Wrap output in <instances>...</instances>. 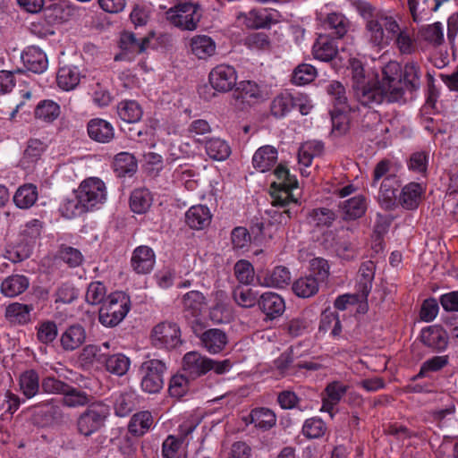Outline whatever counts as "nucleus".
<instances>
[{"mask_svg":"<svg viewBox=\"0 0 458 458\" xmlns=\"http://www.w3.org/2000/svg\"><path fill=\"white\" fill-rule=\"evenodd\" d=\"M233 298L235 302L242 308L253 307L257 301V293L250 288L237 286L233 292Z\"/></svg>","mask_w":458,"mask_h":458,"instance_id":"nucleus-62","label":"nucleus"},{"mask_svg":"<svg viewBox=\"0 0 458 458\" xmlns=\"http://www.w3.org/2000/svg\"><path fill=\"white\" fill-rule=\"evenodd\" d=\"M191 377L186 374H178L171 377L168 391L172 397L181 398L189 390Z\"/></svg>","mask_w":458,"mask_h":458,"instance_id":"nucleus-55","label":"nucleus"},{"mask_svg":"<svg viewBox=\"0 0 458 458\" xmlns=\"http://www.w3.org/2000/svg\"><path fill=\"white\" fill-rule=\"evenodd\" d=\"M420 69L414 62L403 68L395 61H390L381 69L380 78H374L352 89L355 99L364 106L372 107L385 99L396 102L405 91H416L420 86Z\"/></svg>","mask_w":458,"mask_h":458,"instance_id":"nucleus-1","label":"nucleus"},{"mask_svg":"<svg viewBox=\"0 0 458 458\" xmlns=\"http://www.w3.org/2000/svg\"><path fill=\"white\" fill-rule=\"evenodd\" d=\"M59 113L60 107L56 103L51 100H45L36 107L35 117L50 123L58 117Z\"/></svg>","mask_w":458,"mask_h":458,"instance_id":"nucleus-54","label":"nucleus"},{"mask_svg":"<svg viewBox=\"0 0 458 458\" xmlns=\"http://www.w3.org/2000/svg\"><path fill=\"white\" fill-rule=\"evenodd\" d=\"M81 78L78 67L64 66L57 72L56 82L61 89L69 91L79 85Z\"/></svg>","mask_w":458,"mask_h":458,"instance_id":"nucleus-34","label":"nucleus"},{"mask_svg":"<svg viewBox=\"0 0 458 458\" xmlns=\"http://www.w3.org/2000/svg\"><path fill=\"white\" fill-rule=\"evenodd\" d=\"M237 74L233 66L220 64L211 70L208 81L218 92H228L236 85Z\"/></svg>","mask_w":458,"mask_h":458,"instance_id":"nucleus-9","label":"nucleus"},{"mask_svg":"<svg viewBox=\"0 0 458 458\" xmlns=\"http://www.w3.org/2000/svg\"><path fill=\"white\" fill-rule=\"evenodd\" d=\"M114 168L119 176L131 175L137 170V162L133 155L121 152L114 157Z\"/></svg>","mask_w":458,"mask_h":458,"instance_id":"nucleus-46","label":"nucleus"},{"mask_svg":"<svg viewBox=\"0 0 458 458\" xmlns=\"http://www.w3.org/2000/svg\"><path fill=\"white\" fill-rule=\"evenodd\" d=\"M337 40L331 35L319 34L312 47L314 57L323 62L333 61L339 51Z\"/></svg>","mask_w":458,"mask_h":458,"instance_id":"nucleus-12","label":"nucleus"},{"mask_svg":"<svg viewBox=\"0 0 458 458\" xmlns=\"http://www.w3.org/2000/svg\"><path fill=\"white\" fill-rule=\"evenodd\" d=\"M211 359L197 352H187L182 359V369L191 380L210 371Z\"/></svg>","mask_w":458,"mask_h":458,"instance_id":"nucleus-11","label":"nucleus"},{"mask_svg":"<svg viewBox=\"0 0 458 458\" xmlns=\"http://www.w3.org/2000/svg\"><path fill=\"white\" fill-rule=\"evenodd\" d=\"M212 215L208 207L196 205L189 208L185 214V222L192 229L202 230L211 223Z\"/></svg>","mask_w":458,"mask_h":458,"instance_id":"nucleus-21","label":"nucleus"},{"mask_svg":"<svg viewBox=\"0 0 458 458\" xmlns=\"http://www.w3.org/2000/svg\"><path fill=\"white\" fill-rule=\"evenodd\" d=\"M258 304L260 310L270 318L283 314L285 310L284 299L274 293H263L258 301Z\"/></svg>","mask_w":458,"mask_h":458,"instance_id":"nucleus-25","label":"nucleus"},{"mask_svg":"<svg viewBox=\"0 0 458 458\" xmlns=\"http://www.w3.org/2000/svg\"><path fill=\"white\" fill-rule=\"evenodd\" d=\"M89 138L97 142L108 143L114 137L113 125L100 118L91 119L87 126Z\"/></svg>","mask_w":458,"mask_h":458,"instance_id":"nucleus-16","label":"nucleus"},{"mask_svg":"<svg viewBox=\"0 0 458 458\" xmlns=\"http://www.w3.org/2000/svg\"><path fill=\"white\" fill-rule=\"evenodd\" d=\"M40 387L39 375L35 369L25 370L20 375L19 388L27 399L36 396L39 393Z\"/></svg>","mask_w":458,"mask_h":458,"instance_id":"nucleus-27","label":"nucleus"},{"mask_svg":"<svg viewBox=\"0 0 458 458\" xmlns=\"http://www.w3.org/2000/svg\"><path fill=\"white\" fill-rule=\"evenodd\" d=\"M310 217L318 227H330L336 219V214L327 208H318L311 210Z\"/></svg>","mask_w":458,"mask_h":458,"instance_id":"nucleus-59","label":"nucleus"},{"mask_svg":"<svg viewBox=\"0 0 458 458\" xmlns=\"http://www.w3.org/2000/svg\"><path fill=\"white\" fill-rule=\"evenodd\" d=\"M201 345L210 353L222 352L228 343L226 334L218 328H211L200 335Z\"/></svg>","mask_w":458,"mask_h":458,"instance_id":"nucleus-17","label":"nucleus"},{"mask_svg":"<svg viewBox=\"0 0 458 458\" xmlns=\"http://www.w3.org/2000/svg\"><path fill=\"white\" fill-rule=\"evenodd\" d=\"M153 37L154 33L150 32L148 36L137 38L132 32L124 31L120 37V47L131 53L141 54L149 47L150 39Z\"/></svg>","mask_w":458,"mask_h":458,"instance_id":"nucleus-26","label":"nucleus"},{"mask_svg":"<svg viewBox=\"0 0 458 458\" xmlns=\"http://www.w3.org/2000/svg\"><path fill=\"white\" fill-rule=\"evenodd\" d=\"M339 208L343 212L344 220H355L365 214L367 209L366 199L361 195L355 196L341 202Z\"/></svg>","mask_w":458,"mask_h":458,"instance_id":"nucleus-29","label":"nucleus"},{"mask_svg":"<svg viewBox=\"0 0 458 458\" xmlns=\"http://www.w3.org/2000/svg\"><path fill=\"white\" fill-rule=\"evenodd\" d=\"M152 195L146 188L135 189L130 197L131 209L137 214H143L152 204Z\"/></svg>","mask_w":458,"mask_h":458,"instance_id":"nucleus-38","label":"nucleus"},{"mask_svg":"<svg viewBox=\"0 0 458 458\" xmlns=\"http://www.w3.org/2000/svg\"><path fill=\"white\" fill-rule=\"evenodd\" d=\"M191 48L192 54L198 58L206 59L215 53L216 44L212 38L208 36H196L191 40Z\"/></svg>","mask_w":458,"mask_h":458,"instance_id":"nucleus-39","label":"nucleus"},{"mask_svg":"<svg viewBox=\"0 0 458 458\" xmlns=\"http://www.w3.org/2000/svg\"><path fill=\"white\" fill-rule=\"evenodd\" d=\"M134 409V397L131 393L120 394L114 402V411L119 417H124Z\"/></svg>","mask_w":458,"mask_h":458,"instance_id":"nucleus-64","label":"nucleus"},{"mask_svg":"<svg viewBox=\"0 0 458 458\" xmlns=\"http://www.w3.org/2000/svg\"><path fill=\"white\" fill-rule=\"evenodd\" d=\"M29 279L21 275H13L5 278L1 284V292L6 297H15L27 290Z\"/></svg>","mask_w":458,"mask_h":458,"instance_id":"nucleus-33","label":"nucleus"},{"mask_svg":"<svg viewBox=\"0 0 458 458\" xmlns=\"http://www.w3.org/2000/svg\"><path fill=\"white\" fill-rule=\"evenodd\" d=\"M31 310L32 305L13 302L6 307L5 318L13 324H26L30 321Z\"/></svg>","mask_w":458,"mask_h":458,"instance_id":"nucleus-41","label":"nucleus"},{"mask_svg":"<svg viewBox=\"0 0 458 458\" xmlns=\"http://www.w3.org/2000/svg\"><path fill=\"white\" fill-rule=\"evenodd\" d=\"M327 92L331 98L334 109L350 110L345 88L340 81H331L327 86Z\"/></svg>","mask_w":458,"mask_h":458,"instance_id":"nucleus-44","label":"nucleus"},{"mask_svg":"<svg viewBox=\"0 0 458 458\" xmlns=\"http://www.w3.org/2000/svg\"><path fill=\"white\" fill-rule=\"evenodd\" d=\"M47 145L38 139H30L27 143V147L23 152V156L20 161L21 166L25 170H30L36 163L40 159L45 152Z\"/></svg>","mask_w":458,"mask_h":458,"instance_id":"nucleus-23","label":"nucleus"},{"mask_svg":"<svg viewBox=\"0 0 458 458\" xmlns=\"http://www.w3.org/2000/svg\"><path fill=\"white\" fill-rule=\"evenodd\" d=\"M110 415V406L102 401L88 405L76 420L77 432L85 437L100 431L106 425Z\"/></svg>","mask_w":458,"mask_h":458,"instance_id":"nucleus-3","label":"nucleus"},{"mask_svg":"<svg viewBox=\"0 0 458 458\" xmlns=\"http://www.w3.org/2000/svg\"><path fill=\"white\" fill-rule=\"evenodd\" d=\"M153 418L149 411H140L134 414L128 425L131 434L136 437L143 436L151 427Z\"/></svg>","mask_w":458,"mask_h":458,"instance_id":"nucleus-43","label":"nucleus"},{"mask_svg":"<svg viewBox=\"0 0 458 458\" xmlns=\"http://www.w3.org/2000/svg\"><path fill=\"white\" fill-rule=\"evenodd\" d=\"M37 199V187L32 183H27L19 187L13 196V201L20 208H30L36 202Z\"/></svg>","mask_w":458,"mask_h":458,"instance_id":"nucleus-42","label":"nucleus"},{"mask_svg":"<svg viewBox=\"0 0 458 458\" xmlns=\"http://www.w3.org/2000/svg\"><path fill=\"white\" fill-rule=\"evenodd\" d=\"M205 148L208 157L214 160H225L231 153L228 144L218 138L207 140Z\"/></svg>","mask_w":458,"mask_h":458,"instance_id":"nucleus-49","label":"nucleus"},{"mask_svg":"<svg viewBox=\"0 0 458 458\" xmlns=\"http://www.w3.org/2000/svg\"><path fill=\"white\" fill-rule=\"evenodd\" d=\"M318 283L319 281L313 276H307L296 280L292 290L300 298H310L318 293Z\"/></svg>","mask_w":458,"mask_h":458,"instance_id":"nucleus-40","label":"nucleus"},{"mask_svg":"<svg viewBox=\"0 0 458 458\" xmlns=\"http://www.w3.org/2000/svg\"><path fill=\"white\" fill-rule=\"evenodd\" d=\"M366 27L369 33V40L374 46L383 47L387 45L379 15H376L375 19L369 20Z\"/></svg>","mask_w":458,"mask_h":458,"instance_id":"nucleus-53","label":"nucleus"},{"mask_svg":"<svg viewBox=\"0 0 458 458\" xmlns=\"http://www.w3.org/2000/svg\"><path fill=\"white\" fill-rule=\"evenodd\" d=\"M90 398V395L86 392L79 390L69 385L67 391L64 394L62 403L67 407H78L88 404Z\"/></svg>","mask_w":458,"mask_h":458,"instance_id":"nucleus-52","label":"nucleus"},{"mask_svg":"<svg viewBox=\"0 0 458 458\" xmlns=\"http://www.w3.org/2000/svg\"><path fill=\"white\" fill-rule=\"evenodd\" d=\"M86 340V332L82 326L74 324L61 335L60 344L66 352H72L81 347Z\"/></svg>","mask_w":458,"mask_h":458,"instance_id":"nucleus-18","label":"nucleus"},{"mask_svg":"<svg viewBox=\"0 0 458 458\" xmlns=\"http://www.w3.org/2000/svg\"><path fill=\"white\" fill-rule=\"evenodd\" d=\"M166 364L157 359L144 361L140 369V388L147 394H157L164 386V377L166 371Z\"/></svg>","mask_w":458,"mask_h":458,"instance_id":"nucleus-6","label":"nucleus"},{"mask_svg":"<svg viewBox=\"0 0 458 458\" xmlns=\"http://www.w3.org/2000/svg\"><path fill=\"white\" fill-rule=\"evenodd\" d=\"M376 265L371 260L363 262L359 269L357 294L360 299L366 300L372 288Z\"/></svg>","mask_w":458,"mask_h":458,"instance_id":"nucleus-24","label":"nucleus"},{"mask_svg":"<svg viewBox=\"0 0 458 458\" xmlns=\"http://www.w3.org/2000/svg\"><path fill=\"white\" fill-rule=\"evenodd\" d=\"M106 289L103 283L96 281L89 284L86 292V301L91 305H97L105 301Z\"/></svg>","mask_w":458,"mask_h":458,"instance_id":"nucleus-63","label":"nucleus"},{"mask_svg":"<svg viewBox=\"0 0 458 458\" xmlns=\"http://www.w3.org/2000/svg\"><path fill=\"white\" fill-rule=\"evenodd\" d=\"M233 271L237 280L242 284H250L254 280V268L248 260H238L233 267Z\"/></svg>","mask_w":458,"mask_h":458,"instance_id":"nucleus-60","label":"nucleus"},{"mask_svg":"<svg viewBox=\"0 0 458 458\" xmlns=\"http://www.w3.org/2000/svg\"><path fill=\"white\" fill-rule=\"evenodd\" d=\"M347 386L338 381H334L327 385L325 389L326 396L323 397V405L321 411L330 413L333 417V410L340 402L341 398L346 393Z\"/></svg>","mask_w":458,"mask_h":458,"instance_id":"nucleus-31","label":"nucleus"},{"mask_svg":"<svg viewBox=\"0 0 458 458\" xmlns=\"http://www.w3.org/2000/svg\"><path fill=\"white\" fill-rule=\"evenodd\" d=\"M82 210L91 211L106 199V188L102 180L89 177L82 181L77 191Z\"/></svg>","mask_w":458,"mask_h":458,"instance_id":"nucleus-7","label":"nucleus"},{"mask_svg":"<svg viewBox=\"0 0 458 458\" xmlns=\"http://www.w3.org/2000/svg\"><path fill=\"white\" fill-rule=\"evenodd\" d=\"M327 426L319 418L306 420L302 427V433L308 438H318L325 435Z\"/></svg>","mask_w":458,"mask_h":458,"instance_id":"nucleus-61","label":"nucleus"},{"mask_svg":"<svg viewBox=\"0 0 458 458\" xmlns=\"http://www.w3.org/2000/svg\"><path fill=\"white\" fill-rule=\"evenodd\" d=\"M398 179L395 174H390L385 177L380 184L378 201L382 208L392 210L397 207L396 191Z\"/></svg>","mask_w":458,"mask_h":458,"instance_id":"nucleus-13","label":"nucleus"},{"mask_svg":"<svg viewBox=\"0 0 458 458\" xmlns=\"http://www.w3.org/2000/svg\"><path fill=\"white\" fill-rule=\"evenodd\" d=\"M440 5V0H408L409 10L415 22L437 12Z\"/></svg>","mask_w":458,"mask_h":458,"instance_id":"nucleus-30","label":"nucleus"},{"mask_svg":"<svg viewBox=\"0 0 458 458\" xmlns=\"http://www.w3.org/2000/svg\"><path fill=\"white\" fill-rule=\"evenodd\" d=\"M420 339L425 345L438 351L445 350L448 344L447 333L440 326H430L424 328Z\"/></svg>","mask_w":458,"mask_h":458,"instance_id":"nucleus-20","label":"nucleus"},{"mask_svg":"<svg viewBox=\"0 0 458 458\" xmlns=\"http://www.w3.org/2000/svg\"><path fill=\"white\" fill-rule=\"evenodd\" d=\"M119 117L129 123H134L140 120L142 109L134 100H125L119 103L117 106Z\"/></svg>","mask_w":458,"mask_h":458,"instance_id":"nucleus-45","label":"nucleus"},{"mask_svg":"<svg viewBox=\"0 0 458 458\" xmlns=\"http://www.w3.org/2000/svg\"><path fill=\"white\" fill-rule=\"evenodd\" d=\"M274 174L279 182H273L270 185L269 194L272 208L267 211L269 216L267 229L276 226V230L283 227L284 214L286 213V166L280 164L274 171Z\"/></svg>","mask_w":458,"mask_h":458,"instance_id":"nucleus-2","label":"nucleus"},{"mask_svg":"<svg viewBox=\"0 0 458 458\" xmlns=\"http://www.w3.org/2000/svg\"><path fill=\"white\" fill-rule=\"evenodd\" d=\"M316 69L311 64H299L293 71L291 81L295 85H305L311 82L316 77Z\"/></svg>","mask_w":458,"mask_h":458,"instance_id":"nucleus-56","label":"nucleus"},{"mask_svg":"<svg viewBox=\"0 0 458 458\" xmlns=\"http://www.w3.org/2000/svg\"><path fill=\"white\" fill-rule=\"evenodd\" d=\"M348 70L350 71L352 89L374 79L367 74L362 62L357 58L349 59Z\"/></svg>","mask_w":458,"mask_h":458,"instance_id":"nucleus-48","label":"nucleus"},{"mask_svg":"<svg viewBox=\"0 0 458 458\" xmlns=\"http://www.w3.org/2000/svg\"><path fill=\"white\" fill-rule=\"evenodd\" d=\"M130 298L124 293L115 292L111 293L99 310V322L105 327H115L130 310Z\"/></svg>","mask_w":458,"mask_h":458,"instance_id":"nucleus-5","label":"nucleus"},{"mask_svg":"<svg viewBox=\"0 0 458 458\" xmlns=\"http://www.w3.org/2000/svg\"><path fill=\"white\" fill-rule=\"evenodd\" d=\"M323 150V144L319 141H307L301 144L298 151V159L301 164L309 166L315 156Z\"/></svg>","mask_w":458,"mask_h":458,"instance_id":"nucleus-51","label":"nucleus"},{"mask_svg":"<svg viewBox=\"0 0 458 458\" xmlns=\"http://www.w3.org/2000/svg\"><path fill=\"white\" fill-rule=\"evenodd\" d=\"M350 25V21L339 13H328L323 22L325 30L330 31L327 35H331L337 39L343 38L347 34Z\"/></svg>","mask_w":458,"mask_h":458,"instance_id":"nucleus-22","label":"nucleus"},{"mask_svg":"<svg viewBox=\"0 0 458 458\" xmlns=\"http://www.w3.org/2000/svg\"><path fill=\"white\" fill-rule=\"evenodd\" d=\"M104 362L106 370L117 376L124 375L130 368L129 358L121 353L114 355L107 354Z\"/></svg>","mask_w":458,"mask_h":458,"instance_id":"nucleus-50","label":"nucleus"},{"mask_svg":"<svg viewBox=\"0 0 458 458\" xmlns=\"http://www.w3.org/2000/svg\"><path fill=\"white\" fill-rule=\"evenodd\" d=\"M233 97L241 99L242 103H250L260 98V91L258 85L252 81L241 82L240 87L234 91Z\"/></svg>","mask_w":458,"mask_h":458,"instance_id":"nucleus-57","label":"nucleus"},{"mask_svg":"<svg viewBox=\"0 0 458 458\" xmlns=\"http://www.w3.org/2000/svg\"><path fill=\"white\" fill-rule=\"evenodd\" d=\"M205 304V297L200 292H188L182 297L183 317H200Z\"/></svg>","mask_w":458,"mask_h":458,"instance_id":"nucleus-28","label":"nucleus"},{"mask_svg":"<svg viewBox=\"0 0 458 458\" xmlns=\"http://www.w3.org/2000/svg\"><path fill=\"white\" fill-rule=\"evenodd\" d=\"M24 66L35 73L43 72L48 64L46 54L37 47H29L21 55Z\"/></svg>","mask_w":458,"mask_h":458,"instance_id":"nucleus-19","label":"nucleus"},{"mask_svg":"<svg viewBox=\"0 0 458 458\" xmlns=\"http://www.w3.org/2000/svg\"><path fill=\"white\" fill-rule=\"evenodd\" d=\"M152 344L159 349L174 350L182 344L179 326L171 321L156 325L150 335Z\"/></svg>","mask_w":458,"mask_h":458,"instance_id":"nucleus-8","label":"nucleus"},{"mask_svg":"<svg viewBox=\"0 0 458 458\" xmlns=\"http://www.w3.org/2000/svg\"><path fill=\"white\" fill-rule=\"evenodd\" d=\"M165 17L175 27L194 30L202 17V12L198 3L181 0L166 11Z\"/></svg>","mask_w":458,"mask_h":458,"instance_id":"nucleus-4","label":"nucleus"},{"mask_svg":"<svg viewBox=\"0 0 458 458\" xmlns=\"http://www.w3.org/2000/svg\"><path fill=\"white\" fill-rule=\"evenodd\" d=\"M243 19V23L250 29L266 28L271 21L266 10H251L248 13H240L238 20Z\"/></svg>","mask_w":458,"mask_h":458,"instance_id":"nucleus-47","label":"nucleus"},{"mask_svg":"<svg viewBox=\"0 0 458 458\" xmlns=\"http://www.w3.org/2000/svg\"><path fill=\"white\" fill-rule=\"evenodd\" d=\"M418 35L421 40L434 47H439L444 43L443 25L439 21L421 26L419 29Z\"/></svg>","mask_w":458,"mask_h":458,"instance_id":"nucleus-35","label":"nucleus"},{"mask_svg":"<svg viewBox=\"0 0 458 458\" xmlns=\"http://www.w3.org/2000/svg\"><path fill=\"white\" fill-rule=\"evenodd\" d=\"M424 191L425 189L420 183L410 182L402 189L397 205H401L407 210H414L421 202Z\"/></svg>","mask_w":458,"mask_h":458,"instance_id":"nucleus-14","label":"nucleus"},{"mask_svg":"<svg viewBox=\"0 0 458 458\" xmlns=\"http://www.w3.org/2000/svg\"><path fill=\"white\" fill-rule=\"evenodd\" d=\"M37 329V338L44 344L53 343L58 335L56 323L52 320H44L40 322Z\"/></svg>","mask_w":458,"mask_h":458,"instance_id":"nucleus-58","label":"nucleus"},{"mask_svg":"<svg viewBox=\"0 0 458 458\" xmlns=\"http://www.w3.org/2000/svg\"><path fill=\"white\" fill-rule=\"evenodd\" d=\"M275 413L267 408H256L251 411L250 415L245 419L248 423H252L256 427L269 429L276 424Z\"/></svg>","mask_w":458,"mask_h":458,"instance_id":"nucleus-36","label":"nucleus"},{"mask_svg":"<svg viewBox=\"0 0 458 458\" xmlns=\"http://www.w3.org/2000/svg\"><path fill=\"white\" fill-rule=\"evenodd\" d=\"M131 267L138 274L149 273L155 264V254L151 248L148 246L137 247L131 257Z\"/></svg>","mask_w":458,"mask_h":458,"instance_id":"nucleus-15","label":"nucleus"},{"mask_svg":"<svg viewBox=\"0 0 458 458\" xmlns=\"http://www.w3.org/2000/svg\"><path fill=\"white\" fill-rule=\"evenodd\" d=\"M80 14L81 8L65 1L52 3L43 9V15L50 24L62 23Z\"/></svg>","mask_w":458,"mask_h":458,"instance_id":"nucleus-10","label":"nucleus"},{"mask_svg":"<svg viewBox=\"0 0 458 458\" xmlns=\"http://www.w3.org/2000/svg\"><path fill=\"white\" fill-rule=\"evenodd\" d=\"M256 279L260 286L284 288L286 283V268L283 266L276 267L272 273L258 274Z\"/></svg>","mask_w":458,"mask_h":458,"instance_id":"nucleus-37","label":"nucleus"},{"mask_svg":"<svg viewBox=\"0 0 458 458\" xmlns=\"http://www.w3.org/2000/svg\"><path fill=\"white\" fill-rule=\"evenodd\" d=\"M277 160V150L271 146L259 148L253 155V166L259 172L268 171Z\"/></svg>","mask_w":458,"mask_h":458,"instance_id":"nucleus-32","label":"nucleus"}]
</instances>
